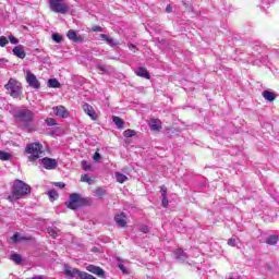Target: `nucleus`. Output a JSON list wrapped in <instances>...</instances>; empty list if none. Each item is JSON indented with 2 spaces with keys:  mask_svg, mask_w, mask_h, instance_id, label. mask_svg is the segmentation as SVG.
Masks as SVG:
<instances>
[{
  "mask_svg": "<svg viewBox=\"0 0 279 279\" xmlns=\"http://www.w3.org/2000/svg\"><path fill=\"white\" fill-rule=\"evenodd\" d=\"M49 88H60V82L56 78H50L48 81Z\"/></svg>",
  "mask_w": 279,
  "mask_h": 279,
  "instance_id": "nucleus-25",
  "label": "nucleus"
},
{
  "mask_svg": "<svg viewBox=\"0 0 279 279\" xmlns=\"http://www.w3.org/2000/svg\"><path fill=\"white\" fill-rule=\"evenodd\" d=\"M114 221L120 228H125L128 221H125V215L123 213L116 215Z\"/></svg>",
  "mask_w": 279,
  "mask_h": 279,
  "instance_id": "nucleus-14",
  "label": "nucleus"
},
{
  "mask_svg": "<svg viewBox=\"0 0 279 279\" xmlns=\"http://www.w3.org/2000/svg\"><path fill=\"white\" fill-rule=\"evenodd\" d=\"M174 257L177 258V260H181L182 263H184V260H186V258H189V256L184 253V251L182 248H178L174 252Z\"/></svg>",
  "mask_w": 279,
  "mask_h": 279,
  "instance_id": "nucleus-18",
  "label": "nucleus"
},
{
  "mask_svg": "<svg viewBox=\"0 0 279 279\" xmlns=\"http://www.w3.org/2000/svg\"><path fill=\"white\" fill-rule=\"evenodd\" d=\"M116 180L120 184H123V182H128V177L121 172H116Z\"/></svg>",
  "mask_w": 279,
  "mask_h": 279,
  "instance_id": "nucleus-22",
  "label": "nucleus"
},
{
  "mask_svg": "<svg viewBox=\"0 0 279 279\" xmlns=\"http://www.w3.org/2000/svg\"><path fill=\"white\" fill-rule=\"evenodd\" d=\"M26 82L32 88H40V82L38 78L31 72L26 73Z\"/></svg>",
  "mask_w": 279,
  "mask_h": 279,
  "instance_id": "nucleus-8",
  "label": "nucleus"
},
{
  "mask_svg": "<svg viewBox=\"0 0 279 279\" xmlns=\"http://www.w3.org/2000/svg\"><path fill=\"white\" fill-rule=\"evenodd\" d=\"M49 9L57 14H66L69 12V4L64 0H48Z\"/></svg>",
  "mask_w": 279,
  "mask_h": 279,
  "instance_id": "nucleus-6",
  "label": "nucleus"
},
{
  "mask_svg": "<svg viewBox=\"0 0 279 279\" xmlns=\"http://www.w3.org/2000/svg\"><path fill=\"white\" fill-rule=\"evenodd\" d=\"M48 196L50 202H56V199L59 197L58 192H56V190H50L48 192Z\"/></svg>",
  "mask_w": 279,
  "mask_h": 279,
  "instance_id": "nucleus-29",
  "label": "nucleus"
},
{
  "mask_svg": "<svg viewBox=\"0 0 279 279\" xmlns=\"http://www.w3.org/2000/svg\"><path fill=\"white\" fill-rule=\"evenodd\" d=\"M8 43H10V40H8V37H5V36L0 37V47H5V45H8Z\"/></svg>",
  "mask_w": 279,
  "mask_h": 279,
  "instance_id": "nucleus-34",
  "label": "nucleus"
},
{
  "mask_svg": "<svg viewBox=\"0 0 279 279\" xmlns=\"http://www.w3.org/2000/svg\"><path fill=\"white\" fill-rule=\"evenodd\" d=\"M104 195H106V190H104V187H98L95 190V196L99 197V199H101Z\"/></svg>",
  "mask_w": 279,
  "mask_h": 279,
  "instance_id": "nucleus-30",
  "label": "nucleus"
},
{
  "mask_svg": "<svg viewBox=\"0 0 279 279\" xmlns=\"http://www.w3.org/2000/svg\"><path fill=\"white\" fill-rule=\"evenodd\" d=\"M13 117L21 130H24V132H36L37 128L36 124H34V111L27 108L15 109Z\"/></svg>",
  "mask_w": 279,
  "mask_h": 279,
  "instance_id": "nucleus-1",
  "label": "nucleus"
},
{
  "mask_svg": "<svg viewBox=\"0 0 279 279\" xmlns=\"http://www.w3.org/2000/svg\"><path fill=\"white\" fill-rule=\"evenodd\" d=\"M41 165L44 169L53 170L56 167H58V161L56 159L46 157L41 159Z\"/></svg>",
  "mask_w": 279,
  "mask_h": 279,
  "instance_id": "nucleus-10",
  "label": "nucleus"
},
{
  "mask_svg": "<svg viewBox=\"0 0 279 279\" xmlns=\"http://www.w3.org/2000/svg\"><path fill=\"white\" fill-rule=\"evenodd\" d=\"M32 186L25 183L22 180H15L13 182V187L11 191V195L8 196L9 202L14 203L19 199H23L26 195H31Z\"/></svg>",
  "mask_w": 279,
  "mask_h": 279,
  "instance_id": "nucleus-2",
  "label": "nucleus"
},
{
  "mask_svg": "<svg viewBox=\"0 0 279 279\" xmlns=\"http://www.w3.org/2000/svg\"><path fill=\"white\" fill-rule=\"evenodd\" d=\"M20 239V234L19 232L14 233L13 236L11 238V240L13 241V243H19Z\"/></svg>",
  "mask_w": 279,
  "mask_h": 279,
  "instance_id": "nucleus-40",
  "label": "nucleus"
},
{
  "mask_svg": "<svg viewBox=\"0 0 279 279\" xmlns=\"http://www.w3.org/2000/svg\"><path fill=\"white\" fill-rule=\"evenodd\" d=\"M54 186H59V189H64V186H66V184H64L62 182H57V183H54Z\"/></svg>",
  "mask_w": 279,
  "mask_h": 279,
  "instance_id": "nucleus-48",
  "label": "nucleus"
},
{
  "mask_svg": "<svg viewBox=\"0 0 279 279\" xmlns=\"http://www.w3.org/2000/svg\"><path fill=\"white\" fill-rule=\"evenodd\" d=\"M112 121L113 123L117 125V128L119 130L123 129V125H125V122L123 121V119L117 117V116H113L112 117Z\"/></svg>",
  "mask_w": 279,
  "mask_h": 279,
  "instance_id": "nucleus-20",
  "label": "nucleus"
},
{
  "mask_svg": "<svg viewBox=\"0 0 279 279\" xmlns=\"http://www.w3.org/2000/svg\"><path fill=\"white\" fill-rule=\"evenodd\" d=\"M52 40H54V43H62V35L52 34Z\"/></svg>",
  "mask_w": 279,
  "mask_h": 279,
  "instance_id": "nucleus-35",
  "label": "nucleus"
},
{
  "mask_svg": "<svg viewBox=\"0 0 279 279\" xmlns=\"http://www.w3.org/2000/svg\"><path fill=\"white\" fill-rule=\"evenodd\" d=\"M9 40L11 43V45H19V40L16 39V37L14 36H9Z\"/></svg>",
  "mask_w": 279,
  "mask_h": 279,
  "instance_id": "nucleus-39",
  "label": "nucleus"
},
{
  "mask_svg": "<svg viewBox=\"0 0 279 279\" xmlns=\"http://www.w3.org/2000/svg\"><path fill=\"white\" fill-rule=\"evenodd\" d=\"M45 121H46V125H48V128H53V125H58V123H56V119H53V118H47Z\"/></svg>",
  "mask_w": 279,
  "mask_h": 279,
  "instance_id": "nucleus-32",
  "label": "nucleus"
},
{
  "mask_svg": "<svg viewBox=\"0 0 279 279\" xmlns=\"http://www.w3.org/2000/svg\"><path fill=\"white\" fill-rule=\"evenodd\" d=\"M82 169L84 171H92L93 170V166H90V163H88L86 160L82 161Z\"/></svg>",
  "mask_w": 279,
  "mask_h": 279,
  "instance_id": "nucleus-31",
  "label": "nucleus"
},
{
  "mask_svg": "<svg viewBox=\"0 0 279 279\" xmlns=\"http://www.w3.org/2000/svg\"><path fill=\"white\" fill-rule=\"evenodd\" d=\"M161 206H162L163 208H167V206H169V199L167 198V196H163V197L161 198Z\"/></svg>",
  "mask_w": 279,
  "mask_h": 279,
  "instance_id": "nucleus-37",
  "label": "nucleus"
},
{
  "mask_svg": "<svg viewBox=\"0 0 279 279\" xmlns=\"http://www.w3.org/2000/svg\"><path fill=\"white\" fill-rule=\"evenodd\" d=\"M81 180L82 182H87V184H93V179L88 178V174H83Z\"/></svg>",
  "mask_w": 279,
  "mask_h": 279,
  "instance_id": "nucleus-33",
  "label": "nucleus"
},
{
  "mask_svg": "<svg viewBox=\"0 0 279 279\" xmlns=\"http://www.w3.org/2000/svg\"><path fill=\"white\" fill-rule=\"evenodd\" d=\"M148 125L153 132H160L162 130V121L160 119L151 118L148 121Z\"/></svg>",
  "mask_w": 279,
  "mask_h": 279,
  "instance_id": "nucleus-11",
  "label": "nucleus"
},
{
  "mask_svg": "<svg viewBox=\"0 0 279 279\" xmlns=\"http://www.w3.org/2000/svg\"><path fill=\"white\" fill-rule=\"evenodd\" d=\"M48 234H49L50 236H52V239H56V236H58V231H56V230L52 229V228H49V229H48Z\"/></svg>",
  "mask_w": 279,
  "mask_h": 279,
  "instance_id": "nucleus-36",
  "label": "nucleus"
},
{
  "mask_svg": "<svg viewBox=\"0 0 279 279\" xmlns=\"http://www.w3.org/2000/svg\"><path fill=\"white\" fill-rule=\"evenodd\" d=\"M228 245H230L231 247H236V239H229L228 241Z\"/></svg>",
  "mask_w": 279,
  "mask_h": 279,
  "instance_id": "nucleus-38",
  "label": "nucleus"
},
{
  "mask_svg": "<svg viewBox=\"0 0 279 279\" xmlns=\"http://www.w3.org/2000/svg\"><path fill=\"white\" fill-rule=\"evenodd\" d=\"M81 201L82 195L77 193L70 194V198L68 202H65L66 208H70V210H78L81 208Z\"/></svg>",
  "mask_w": 279,
  "mask_h": 279,
  "instance_id": "nucleus-7",
  "label": "nucleus"
},
{
  "mask_svg": "<svg viewBox=\"0 0 279 279\" xmlns=\"http://www.w3.org/2000/svg\"><path fill=\"white\" fill-rule=\"evenodd\" d=\"M140 230L144 233V234H147L149 232V227L143 225Z\"/></svg>",
  "mask_w": 279,
  "mask_h": 279,
  "instance_id": "nucleus-42",
  "label": "nucleus"
},
{
  "mask_svg": "<svg viewBox=\"0 0 279 279\" xmlns=\"http://www.w3.org/2000/svg\"><path fill=\"white\" fill-rule=\"evenodd\" d=\"M92 32H104V28L101 26L94 25L92 26Z\"/></svg>",
  "mask_w": 279,
  "mask_h": 279,
  "instance_id": "nucleus-41",
  "label": "nucleus"
},
{
  "mask_svg": "<svg viewBox=\"0 0 279 279\" xmlns=\"http://www.w3.org/2000/svg\"><path fill=\"white\" fill-rule=\"evenodd\" d=\"M123 136H125V138H132V136H136V131L128 129L123 132Z\"/></svg>",
  "mask_w": 279,
  "mask_h": 279,
  "instance_id": "nucleus-27",
  "label": "nucleus"
},
{
  "mask_svg": "<svg viewBox=\"0 0 279 279\" xmlns=\"http://www.w3.org/2000/svg\"><path fill=\"white\" fill-rule=\"evenodd\" d=\"M11 260H13V263H15L16 265H21V263H23V258L19 254H12Z\"/></svg>",
  "mask_w": 279,
  "mask_h": 279,
  "instance_id": "nucleus-28",
  "label": "nucleus"
},
{
  "mask_svg": "<svg viewBox=\"0 0 279 279\" xmlns=\"http://www.w3.org/2000/svg\"><path fill=\"white\" fill-rule=\"evenodd\" d=\"M4 88L13 99H19L23 95V85L16 78H10Z\"/></svg>",
  "mask_w": 279,
  "mask_h": 279,
  "instance_id": "nucleus-4",
  "label": "nucleus"
},
{
  "mask_svg": "<svg viewBox=\"0 0 279 279\" xmlns=\"http://www.w3.org/2000/svg\"><path fill=\"white\" fill-rule=\"evenodd\" d=\"M160 192H161V197H167V187L165 185L161 186Z\"/></svg>",
  "mask_w": 279,
  "mask_h": 279,
  "instance_id": "nucleus-44",
  "label": "nucleus"
},
{
  "mask_svg": "<svg viewBox=\"0 0 279 279\" xmlns=\"http://www.w3.org/2000/svg\"><path fill=\"white\" fill-rule=\"evenodd\" d=\"M87 271H89L90 274H95V276H99L100 278H106V271L101 267L88 265Z\"/></svg>",
  "mask_w": 279,
  "mask_h": 279,
  "instance_id": "nucleus-12",
  "label": "nucleus"
},
{
  "mask_svg": "<svg viewBox=\"0 0 279 279\" xmlns=\"http://www.w3.org/2000/svg\"><path fill=\"white\" fill-rule=\"evenodd\" d=\"M19 241H32V238H25L20 235Z\"/></svg>",
  "mask_w": 279,
  "mask_h": 279,
  "instance_id": "nucleus-49",
  "label": "nucleus"
},
{
  "mask_svg": "<svg viewBox=\"0 0 279 279\" xmlns=\"http://www.w3.org/2000/svg\"><path fill=\"white\" fill-rule=\"evenodd\" d=\"M166 12H167L168 14H171V12H173V8L171 7V4H168V5L166 7Z\"/></svg>",
  "mask_w": 279,
  "mask_h": 279,
  "instance_id": "nucleus-47",
  "label": "nucleus"
},
{
  "mask_svg": "<svg viewBox=\"0 0 279 279\" xmlns=\"http://www.w3.org/2000/svg\"><path fill=\"white\" fill-rule=\"evenodd\" d=\"M118 267L122 271V274H128V269H125V266L123 264H118Z\"/></svg>",
  "mask_w": 279,
  "mask_h": 279,
  "instance_id": "nucleus-45",
  "label": "nucleus"
},
{
  "mask_svg": "<svg viewBox=\"0 0 279 279\" xmlns=\"http://www.w3.org/2000/svg\"><path fill=\"white\" fill-rule=\"evenodd\" d=\"M93 159L96 160V162H98V160H101V155L99 153H95Z\"/></svg>",
  "mask_w": 279,
  "mask_h": 279,
  "instance_id": "nucleus-46",
  "label": "nucleus"
},
{
  "mask_svg": "<svg viewBox=\"0 0 279 279\" xmlns=\"http://www.w3.org/2000/svg\"><path fill=\"white\" fill-rule=\"evenodd\" d=\"M24 154L28 156V162H36L43 156V144L39 142L27 144Z\"/></svg>",
  "mask_w": 279,
  "mask_h": 279,
  "instance_id": "nucleus-3",
  "label": "nucleus"
},
{
  "mask_svg": "<svg viewBox=\"0 0 279 279\" xmlns=\"http://www.w3.org/2000/svg\"><path fill=\"white\" fill-rule=\"evenodd\" d=\"M53 111L57 117H61L62 119H68L69 117V110H66L64 106H57L56 108H53Z\"/></svg>",
  "mask_w": 279,
  "mask_h": 279,
  "instance_id": "nucleus-13",
  "label": "nucleus"
},
{
  "mask_svg": "<svg viewBox=\"0 0 279 279\" xmlns=\"http://www.w3.org/2000/svg\"><path fill=\"white\" fill-rule=\"evenodd\" d=\"M128 47L131 51H134V49H136V46L134 44H128Z\"/></svg>",
  "mask_w": 279,
  "mask_h": 279,
  "instance_id": "nucleus-50",
  "label": "nucleus"
},
{
  "mask_svg": "<svg viewBox=\"0 0 279 279\" xmlns=\"http://www.w3.org/2000/svg\"><path fill=\"white\" fill-rule=\"evenodd\" d=\"M64 274L68 278L76 279H97L93 275L84 271H80L77 268H71L69 265H64Z\"/></svg>",
  "mask_w": 279,
  "mask_h": 279,
  "instance_id": "nucleus-5",
  "label": "nucleus"
},
{
  "mask_svg": "<svg viewBox=\"0 0 279 279\" xmlns=\"http://www.w3.org/2000/svg\"><path fill=\"white\" fill-rule=\"evenodd\" d=\"M11 158H12V154L0 150V160H3V161L11 160Z\"/></svg>",
  "mask_w": 279,
  "mask_h": 279,
  "instance_id": "nucleus-26",
  "label": "nucleus"
},
{
  "mask_svg": "<svg viewBox=\"0 0 279 279\" xmlns=\"http://www.w3.org/2000/svg\"><path fill=\"white\" fill-rule=\"evenodd\" d=\"M278 241H279L278 235H270L266 239L267 245H276V243H278Z\"/></svg>",
  "mask_w": 279,
  "mask_h": 279,
  "instance_id": "nucleus-23",
  "label": "nucleus"
},
{
  "mask_svg": "<svg viewBox=\"0 0 279 279\" xmlns=\"http://www.w3.org/2000/svg\"><path fill=\"white\" fill-rule=\"evenodd\" d=\"M84 206H93V198L81 196V208H84Z\"/></svg>",
  "mask_w": 279,
  "mask_h": 279,
  "instance_id": "nucleus-21",
  "label": "nucleus"
},
{
  "mask_svg": "<svg viewBox=\"0 0 279 279\" xmlns=\"http://www.w3.org/2000/svg\"><path fill=\"white\" fill-rule=\"evenodd\" d=\"M263 97L264 99H266V101H274L276 99V94L269 90H264Z\"/></svg>",
  "mask_w": 279,
  "mask_h": 279,
  "instance_id": "nucleus-19",
  "label": "nucleus"
},
{
  "mask_svg": "<svg viewBox=\"0 0 279 279\" xmlns=\"http://www.w3.org/2000/svg\"><path fill=\"white\" fill-rule=\"evenodd\" d=\"M98 69L102 72V73H107L108 72V66L104 65V64H99Z\"/></svg>",
  "mask_w": 279,
  "mask_h": 279,
  "instance_id": "nucleus-43",
  "label": "nucleus"
},
{
  "mask_svg": "<svg viewBox=\"0 0 279 279\" xmlns=\"http://www.w3.org/2000/svg\"><path fill=\"white\" fill-rule=\"evenodd\" d=\"M101 40H106L107 45H110V47H117L119 45V41L114 40L112 37H109L106 34H100Z\"/></svg>",
  "mask_w": 279,
  "mask_h": 279,
  "instance_id": "nucleus-17",
  "label": "nucleus"
},
{
  "mask_svg": "<svg viewBox=\"0 0 279 279\" xmlns=\"http://www.w3.org/2000/svg\"><path fill=\"white\" fill-rule=\"evenodd\" d=\"M135 74H137L138 77H144L145 80H150L151 78V75L149 74V72L145 68H137L135 70Z\"/></svg>",
  "mask_w": 279,
  "mask_h": 279,
  "instance_id": "nucleus-15",
  "label": "nucleus"
},
{
  "mask_svg": "<svg viewBox=\"0 0 279 279\" xmlns=\"http://www.w3.org/2000/svg\"><path fill=\"white\" fill-rule=\"evenodd\" d=\"M82 109L90 118L92 121H97V112L95 111L93 106L84 102Z\"/></svg>",
  "mask_w": 279,
  "mask_h": 279,
  "instance_id": "nucleus-9",
  "label": "nucleus"
},
{
  "mask_svg": "<svg viewBox=\"0 0 279 279\" xmlns=\"http://www.w3.org/2000/svg\"><path fill=\"white\" fill-rule=\"evenodd\" d=\"M66 36H68V38L70 39V40H73L74 43H77V33L75 32V31H73V29H70L69 32H68V34H66Z\"/></svg>",
  "mask_w": 279,
  "mask_h": 279,
  "instance_id": "nucleus-24",
  "label": "nucleus"
},
{
  "mask_svg": "<svg viewBox=\"0 0 279 279\" xmlns=\"http://www.w3.org/2000/svg\"><path fill=\"white\" fill-rule=\"evenodd\" d=\"M13 53L21 60L25 59V48L22 45L14 47Z\"/></svg>",
  "mask_w": 279,
  "mask_h": 279,
  "instance_id": "nucleus-16",
  "label": "nucleus"
}]
</instances>
